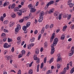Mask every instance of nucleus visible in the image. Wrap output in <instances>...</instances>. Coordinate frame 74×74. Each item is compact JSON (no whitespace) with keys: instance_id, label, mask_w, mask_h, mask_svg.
Masks as SVG:
<instances>
[{"instance_id":"f257e3e1","label":"nucleus","mask_w":74,"mask_h":74,"mask_svg":"<svg viewBox=\"0 0 74 74\" xmlns=\"http://www.w3.org/2000/svg\"><path fill=\"white\" fill-rule=\"evenodd\" d=\"M58 42V38H55L53 43V46H51V54H53L55 52V48L54 46H56V45Z\"/></svg>"},{"instance_id":"f03ea898","label":"nucleus","mask_w":74,"mask_h":74,"mask_svg":"<svg viewBox=\"0 0 74 74\" xmlns=\"http://www.w3.org/2000/svg\"><path fill=\"white\" fill-rule=\"evenodd\" d=\"M44 14V12L42 11L39 14L40 17L39 18L38 21L39 22H41L43 20V16Z\"/></svg>"},{"instance_id":"7ed1b4c3","label":"nucleus","mask_w":74,"mask_h":74,"mask_svg":"<svg viewBox=\"0 0 74 74\" xmlns=\"http://www.w3.org/2000/svg\"><path fill=\"white\" fill-rule=\"evenodd\" d=\"M54 15L55 16H56L58 15H59V16L57 17H56V18L57 19H59V20H61L62 19V14H59V13L57 12H56L54 13Z\"/></svg>"},{"instance_id":"20e7f679","label":"nucleus","mask_w":74,"mask_h":74,"mask_svg":"<svg viewBox=\"0 0 74 74\" xmlns=\"http://www.w3.org/2000/svg\"><path fill=\"white\" fill-rule=\"evenodd\" d=\"M21 25L19 24H18L17 25V27L16 28L15 30V34H18V32H19V30H20L21 29Z\"/></svg>"},{"instance_id":"39448f33","label":"nucleus","mask_w":74,"mask_h":74,"mask_svg":"<svg viewBox=\"0 0 74 74\" xmlns=\"http://www.w3.org/2000/svg\"><path fill=\"white\" fill-rule=\"evenodd\" d=\"M74 47H72L71 48V50L70 51V53H69V56H72V55H73L74 53Z\"/></svg>"},{"instance_id":"423d86ee","label":"nucleus","mask_w":74,"mask_h":74,"mask_svg":"<svg viewBox=\"0 0 74 74\" xmlns=\"http://www.w3.org/2000/svg\"><path fill=\"white\" fill-rule=\"evenodd\" d=\"M3 47L5 48H8L11 47V45H8V43H5L3 45Z\"/></svg>"},{"instance_id":"0eeeda50","label":"nucleus","mask_w":74,"mask_h":74,"mask_svg":"<svg viewBox=\"0 0 74 74\" xmlns=\"http://www.w3.org/2000/svg\"><path fill=\"white\" fill-rule=\"evenodd\" d=\"M55 33H53L52 34V36L51 38L50 39V42H52L54 39V37H55Z\"/></svg>"},{"instance_id":"6e6552de","label":"nucleus","mask_w":74,"mask_h":74,"mask_svg":"<svg viewBox=\"0 0 74 74\" xmlns=\"http://www.w3.org/2000/svg\"><path fill=\"white\" fill-rule=\"evenodd\" d=\"M54 1H50L48 2V3L47 4L46 6L47 7H48L49 5H51V4H52L53 3Z\"/></svg>"},{"instance_id":"1a4fd4ad","label":"nucleus","mask_w":74,"mask_h":74,"mask_svg":"<svg viewBox=\"0 0 74 74\" xmlns=\"http://www.w3.org/2000/svg\"><path fill=\"white\" fill-rule=\"evenodd\" d=\"M55 10V9L53 8L50 10L48 11V13L50 14H52V13H53V11Z\"/></svg>"},{"instance_id":"9d476101","label":"nucleus","mask_w":74,"mask_h":74,"mask_svg":"<svg viewBox=\"0 0 74 74\" xmlns=\"http://www.w3.org/2000/svg\"><path fill=\"white\" fill-rule=\"evenodd\" d=\"M16 16V14L15 13H11V16L13 18H15Z\"/></svg>"},{"instance_id":"9b49d317","label":"nucleus","mask_w":74,"mask_h":74,"mask_svg":"<svg viewBox=\"0 0 74 74\" xmlns=\"http://www.w3.org/2000/svg\"><path fill=\"white\" fill-rule=\"evenodd\" d=\"M30 12H34L36 11V9L34 8H32L31 9Z\"/></svg>"},{"instance_id":"f8f14e48","label":"nucleus","mask_w":74,"mask_h":74,"mask_svg":"<svg viewBox=\"0 0 74 74\" xmlns=\"http://www.w3.org/2000/svg\"><path fill=\"white\" fill-rule=\"evenodd\" d=\"M5 57H6V58H7V60H9V59H11L12 58V56H8V57H7V56H5Z\"/></svg>"},{"instance_id":"ddd939ff","label":"nucleus","mask_w":74,"mask_h":74,"mask_svg":"<svg viewBox=\"0 0 74 74\" xmlns=\"http://www.w3.org/2000/svg\"><path fill=\"white\" fill-rule=\"evenodd\" d=\"M68 5H69V7H70V8H72V7H73V4L72 3H68Z\"/></svg>"},{"instance_id":"4468645a","label":"nucleus","mask_w":74,"mask_h":74,"mask_svg":"<svg viewBox=\"0 0 74 74\" xmlns=\"http://www.w3.org/2000/svg\"><path fill=\"white\" fill-rule=\"evenodd\" d=\"M31 23L30 22H28L26 24V27L27 28V27H29L30 26V24H31Z\"/></svg>"},{"instance_id":"2eb2a0df","label":"nucleus","mask_w":74,"mask_h":74,"mask_svg":"<svg viewBox=\"0 0 74 74\" xmlns=\"http://www.w3.org/2000/svg\"><path fill=\"white\" fill-rule=\"evenodd\" d=\"M29 74H33V70L32 69H30L28 71Z\"/></svg>"},{"instance_id":"dca6fc26","label":"nucleus","mask_w":74,"mask_h":74,"mask_svg":"<svg viewBox=\"0 0 74 74\" xmlns=\"http://www.w3.org/2000/svg\"><path fill=\"white\" fill-rule=\"evenodd\" d=\"M35 52L36 54H38V53H39V50L37 49H35Z\"/></svg>"},{"instance_id":"f3484780","label":"nucleus","mask_w":74,"mask_h":74,"mask_svg":"<svg viewBox=\"0 0 74 74\" xmlns=\"http://www.w3.org/2000/svg\"><path fill=\"white\" fill-rule=\"evenodd\" d=\"M19 10V9L18 7H16L14 9V11L15 12H17V11H18Z\"/></svg>"},{"instance_id":"a211bd4d","label":"nucleus","mask_w":74,"mask_h":74,"mask_svg":"<svg viewBox=\"0 0 74 74\" xmlns=\"http://www.w3.org/2000/svg\"><path fill=\"white\" fill-rule=\"evenodd\" d=\"M61 59L62 58H60V56H58L57 59V62H59V61H60V60H61Z\"/></svg>"},{"instance_id":"6ab92c4d","label":"nucleus","mask_w":74,"mask_h":74,"mask_svg":"<svg viewBox=\"0 0 74 74\" xmlns=\"http://www.w3.org/2000/svg\"><path fill=\"white\" fill-rule=\"evenodd\" d=\"M15 4L13 3L11 6V8H12V9H13V8H15Z\"/></svg>"},{"instance_id":"aec40b11","label":"nucleus","mask_w":74,"mask_h":74,"mask_svg":"<svg viewBox=\"0 0 74 74\" xmlns=\"http://www.w3.org/2000/svg\"><path fill=\"white\" fill-rule=\"evenodd\" d=\"M45 30V27H43L42 30H41V34H43L44 32V30Z\"/></svg>"},{"instance_id":"412c9836","label":"nucleus","mask_w":74,"mask_h":74,"mask_svg":"<svg viewBox=\"0 0 74 74\" xmlns=\"http://www.w3.org/2000/svg\"><path fill=\"white\" fill-rule=\"evenodd\" d=\"M65 74V68H64V69L63 70L62 72H61L60 74Z\"/></svg>"},{"instance_id":"4be33fe9","label":"nucleus","mask_w":74,"mask_h":74,"mask_svg":"<svg viewBox=\"0 0 74 74\" xmlns=\"http://www.w3.org/2000/svg\"><path fill=\"white\" fill-rule=\"evenodd\" d=\"M28 7L29 8H30V9H32V8H33V6L32 5V4H29V5Z\"/></svg>"},{"instance_id":"5701e85b","label":"nucleus","mask_w":74,"mask_h":74,"mask_svg":"<svg viewBox=\"0 0 74 74\" xmlns=\"http://www.w3.org/2000/svg\"><path fill=\"white\" fill-rule=\"evenodd\" d=\"M27 27H26V26H24L23 27V30H26L27 29Z\"/></svg>"},{"instance_id":"b1692460","label":"nucleus","mask_w":74,"mask_h":74,"mask_svg":"<svg viewBox=\"0 0 74 74\" xmlns=\"http://www.w3.org/2000/svg\"><path fill=\"white\" fill-rule=\"evenodd\" d=\"M30 16H27L26 17H25L24 18V20H27V19H29V18Z\"/></svg>"},{"instance_id":"393cba45","label":"nucleus","mask_w":74,"mask_h":74,"mask_svg":"<svg viewBox=\"0 0 74 74\" xmlns=\"http://www.w3.org/2000/svg\"><path fill=\"white\" fill-rule=\"evenodd\" d=\"M13 25H14V23L11 22L9 24V27H12L13 26Z\"/></svg>"},{"instance_id":"a878e982","label":"nucleus","mask_w":74,"mask_h":74,"mask_svg":"<svg viewBox=\"0 0 74 74\" xmlns=\"http://www.w3.org/2000/svg\"><path fill=\"white\" fill-rule=\"evenodd\" d=\"M34 59L35 60H38V58L37 57V56L36 55H34Z\"/></svg>"},{"instance_id":"bb28decb","label":"nucleus","mask_w":74,"mask_h":74,"mask_svg":"<svg viewBox=\"0 0 74 74\" xmlns=\"http://www.w3.org/2000/svg\"><path fill=\"white\" fill-rule=\"evenodd\" d=\"M39 66H40V64H38L37 65V72H39Z\"/></svg>"},{"instance_id":"cd10ccee","label":"nucleus","mask_w":74,"mask_h":74,"mask_svg":"<svg viewBox=\"0 0 74 74\" xmlns=\"http://www.w3.org/2000/svg\"><path fill=\"white\" fill-rule=\"evenodd\" d=\"M69 63H68L67 65V67L66 68H65L66 69V70H69Z\"/></svg>"},{"instance_id":"c85d7f7f","label":"nucleus","mask_w":74,"mask_h":74,"mask_svg":"<svg viewBox=\"0 0 74 74\" xmlns=\"http://www.w3.org/2000/svg\"><path fill=\"white\" fill-rule=\"evenodd\" d=\"M53 61V58H52L49 60V63L51 64Z\"/></svg>"},{"instance_id":"c756f323","label":"nucleus","mask_w":74,"mask_h":74,"mask_svg":"<svg viewBox=\"0 0 74 74\" xmlns=\"http://www.w3.org/2000/svg\"><path fill=\"white\" fill-rule=\"evenodd\" d=\"M71 14L69 15L68 16L67 19H68V20H70V18H71Z\"/></svg>"},{"instance_id":"7c9ffc66","label":"nucleus","mask_w":74,"mask_h":74,"mask_svg":"<svg viewBox=\"0 0 74 74\" xmlns=\"http://www.w3.org/2000/svg\"><path fill=\"white\" fill-rule=\"evenodd\" d=\"M34 39H35V38H34V37L31 38L30 39V41H31V42H34Z\"/></svg>"},{"instance_id":"2f4dec72","label":"nucleus","mask_w":74,"mask_h":74,"mask_svg":"<svg viewBox=\"0 0 74 74\" xmlns=\"http://www.w3.org/2000/svg\"><path fill=\"white\" fill-rule=\"evenodd\" d=\"M8 40L9 42H10L12 41V39H10L9 38H8Z\"/></svg>"},{"instance_id":"473e14b6","label":"nucleus","mask_w":74,"mask_h":74,"mask_svg":"<svg viewBox=\"0 0 74 74\" xmlns=\"http://www.w3.org/2000/svg\"><path fill=\"white\" fill-rule=\"evenodd\" d=\"M19 11L21 12V13H23V12H25L26 11H25L24 10H19Z\"/></svg>"},{"instance_id":"72a5a7b5","label":"nucleus","mask_w":74,"mask_h":74,"mask_svg":"<svg viewBox=\"0 0 74 74\" xmlns=\"http://www.w3.org/2000/svg\"><path fill=\"white\" fill-rule=\"evenodd\" d=\"M5 34L4 33H3L2 34L1 36L2 37H5Z\"/></svg>"},{"instance_id":"f704fd0d","label":"nucleus","mask_w":74,"mask_h":74,"mask_svg":"<svg viewBox=\"0 0 74 74\" xmlns=\"http://www.w3.org/2000/svg\"><path fill=\"white\" fill-rule=\"evenodd\" d=\"M64 35H62L61 37V40H64Z\"/></svg>"},{"instance_id":"c9c22d12","label":"nucleus","mask_w":74,"mask_h":74,"mask_svg":"<svg viewBox=\"0 0 74 74\" xmlns=\"http://www.w3.org/2000/svg\"><path fill=\"white\" fill-rule=\"evenodd\" d=\"M47 57H45L44 60V63H45L47 62Z\"/></svg>"},{"instance_id":"e433bc0d","label":"nucleus","mask_w":74,"mask_h":74,"mask_svg":"<svg viewBox=\"0 0 74 74\" xmlns=\"http://www.w3.org/2000/svg\"><path fill=\"white\" fill-rule=\"evenodd\" d=\"M8 23V21H5L3 22V23L4 24H7Z\"/></svg>"},{"instance_id":"4c0bfd02","label":"nucleus","mask_w":74,"mask_h":74,"mask_svg":"<svg viewBox=\"0 0 74 74\" xmlns=\"http://www.w3.org/2000/svg\"><path fill=\"white\" fill-rule=\"evenodd\" d=\"M0 19L1 21L3 22V20L4 19V17L3 16H1L0 18Z\"/></svg>"},{"instance_id":"58836bf2","label":"nucleus","mask_w":74,"mask_h":74,"mask_svg":"<svg viewBox=\"0 0 74 74\" xmlns=\"http://www.w3.org/2000/svg\"><path fill=\"white\" fill-rule=\"evenodd\" d=\"M41 34H40L38 36V40H40V39L41 38Z\"/></svg>"},{"instance_id":"ea45409f","label":"nucleus","mask_w":74,"mask_h":74,"mask_svg":"<svg viewBox=\"0 0 74 74\" xmlns=\"http://www.w3.org/2000/svg\"><path fill=\"white\" fill-rule=\"evenodd\" d=\"M21 52L22 55H23V54H25L26 53V51L25 50H23Z\"/></svg>"},{"instance_id":"a19ab883","label":"nucleus","mask_w":74,"mask_h":74,"mask_svg":"<svg viewBox=\"0 0 74 74\" xmlns=\"http://www.w3.org/2000/svg\"><path fill=\"white\" fill-rule=\"evenodd\" d=\"M57 69H60V64H57Z\"/></svg>"},{"instance_id":"79ce46f5","label":"nucleus","mask_w":74,"mask_h":74,"mask_svg":"<svg viewBox=\"0 0 74 74\" xmlns=\"http://www.w3.org/2000/svg\"><path fill=\"white\" fill-rule=\"evenodd\" d=\"M3 31L4 32H5L6 33H8V30L7 29H3Z\"/></svg>"},{"instance_id":"37998d69","label":"nucleus","mask_w":74,"mask_h":74,"mask_svg":"<svg viewBox=\"0 0 74 74\" xmlns=\"http://www.w3.org/2000/svg\"><path fill=\"white\" fill-rule=\"evenodd\" d=\"M43 65H44V63L42 62L41 64L40 69H42L43 68Z\"/></svg>"},{"instance_id":"c03bdc74","label":"nucleus","mask_w":74,"mask_h":74,"mask_svg":"<svg viewBox=\"0 0 74 74\" xmlns=\"http://www.w3.org/2000/svg\"><path fill=\"white\" fill-rule=\"evenodd\" d=\"M40 59H38V60H37L36 61V63H37V64H38V63H40Z\"/></svg>"},{"instance_id":"a18cd8bd","label":"nucleus","mask_w":74,"mask_h":74,"mask_svg":"<svg viewBox=\"0 0 74 74\" xmlns=\"http://www.w3.org/2000/svg\"><path fill=\"white\" fill-rule=\"evenodd\" d=\"M17 74H21V70L20 69L18 70Z\"/></svg>"},{"instance_id":"49530a36","label":"nucleus","mask_w":74,"mask_h":74,"mask_svg":"<svg viewBox=\"0 0 74 74\" xmlns=\"http://www.w3.org/2000/svg\"><path fill=\"white\" fill-rule=\"evenodd\" d=\"M33 61H32L29 64V67H31L32 66V64H33Z\"/></svg>"},{"instance_id":"de8ad7c7","label":"nucleus","mask_w":74,"mask_h":74,"mask_svg":"<svg viewBox=\"0 0 74 74\" xmlns=\"http://www.w3.org/2000/svg\"><path fill=\"white\" fill-rule=\"evenodd\" d=\"M27 48L28 49H30L32 48H31V46L30 45H27Z\"/></svg>"},{"instance_id":"09e8293b","label":"nucleus","mask_w":74,"mask_h":74,"mask_svg":"<svg viewBox=\"0 0 74 74\" xmlns=\"http://www.w3.org/2000/svg\"><path fill=\"white\" fill-rule=\"evenodd\" d=\"M53 24H51L50 25V29H52V28L53 27Z\"/></svg>"},{"instance_id":"8fccbe9b","label":"nucleus","mask_w":74,"mask_h":74,"mask_svg":"<svg viewBox=\"0 0 74 74\" xmlns=\"http://www.w3.org/2000/svg\"><path fill=\"white\" fill-rule=\"evenodd\" d=\"M6 40H7V38H4L3 39V42H5L6 41Z\"/></svg>"},{"instance_id":"3c124183","label":"nucleus","mask_w":74,"mask_h":74,"mask_svg":"<svg viewBox=\"0 0 74 74\" xmlns=\"http://www.w3.org/2000/svg\"><path fill=\"white\" fill-rule=\"evenodd\" d=\"M21 43V40H18L17 42V44H20Z\"/></svg>"},{"instance_id":"603ef678","label":"nucleus","mask_w":74,"mask_h":74,"mask_svg":"<svg viewBox=\"0 0 74 74\" xmlns=\"http://www.w3.org/2000/svg\"><path fill=\"white\" fill-rule=\"evenodd\" d=\"M23 22V19H21L19 21V22L20 23H22Z\"/></svg>"},{"instance_id":"864d4df0","label":"nucleus","mask_w":74,"mask_h":74,"mask_svg":"<svg viewBox=\"0 0 74 74\" xmlns=\"http://www.w3.org/2000/svg\"><path fill=\"white\" fill-rule=\"evenodd\" d=\"M11 51L12 52H13L14 51V47H13L11 49Z\"/></svg>"},{"instance_id":"5fc2aeb1","label":"nucleus","mask_w":74,"mask_h":74,"mask_svg":"<svg viewBox=\"0 0 74 74\" xmlns=\"http://www.w3.org/2000/svg\"><path fill=\"white\" fill-rule=\"evenodd\" d=\"M73 64V62H72V61H71L69 62V64L70 65V66L71 67L72 66V64Z\"/></svg>"},{"instance_id":"6e6d98bb","label":"nucleus","mask_w":74,"mask_h":74,"mask_svg":"<svg viewBox=\"0 0 74 74\" xmlns=\"http://www.w3.org/2000/svg\"><path fill=\"white\" fill-rule=\"evenodd\" d=\"M46 69H47V67H45L42 69V70L43 71H45V70H46Z\"/></svg>"},{"instance_id":"4d7b16f0","label":"nucleus","mask_w":74,"mask_h":74,"mask_svg":"<svg viewBox=\"0 0 74 74\" xmlns=\"http://www.w3.org/2000/svg\"><path fill=\"white\" fill-rule=\"evenodd\" d=\"M30 45L31 47H33V46L34 45V43H32Z\"/></svg>"},{"instance_id":"13d9d810","label":"nucleus","mask_w":74,"mask_h":74,"mask_svg":"<svg viewBox=\"0 0 74 74\" xmlns=\"http://www.w3.org/2000/svg\"><path fill=\"white\" fill-rule=\"evenodd\" d=\"M72 1V0H69L68 1V4L69 3H71V2Z\"/></svg>"},{"instance_id":"bf43d9fd","label":"nucleus","mask_w":74,"mask_h":74,"mask_svg":"<svg viewBox=\"0 0 74 74\" xmlns=\"http://www.w3.org/2000/svg\"><path fill=\"white\" fill-rule=\"evenodd\" d=\"M18 15L19 16H21L22 15V13L20 12L18 13Z\"/></svg>"},{"instance_id":"052dcab7","label":"nucleus","mask_w":74,"mask_h":74,"mask_svg":"<svg viewBox=\"0 0 74 74\" xmlns=\"http://www.w3.org/2000/svg\"><path fill=\"white\" fill-rule=\"evenodd\" d=\"M65 30V26H64L63 29H62L63 32H64Z\"/></svg>"},{"instance_id":"680f3d73","label":"nucleus","mask_w":74,"mask_h":74,"mask_svg":"<svg viewBox=\"0 0 74 74\" xmlns=\"http://www.w3.org/2000/svg\"><path fill=\"white\" fill-rule=\"evenodd\" d=\"M37 33H38V31L36 30L34 32V34H37Z\"/></svg>"},{"instance_id":"e2e57ef3","label":"nucleus","mask_w":74,"mask_h":74,"mask_svg":"<svg viewBox=\"0 0 74 74\" xmlns=\"http://www.w3.org/2000/svg\"><path fill=\"white\" fill-rule=\"evenodd\" d=\"M74 28V25H73L72 27H71V29H72V30H73Z\"/></svg>"},{"instance_id":"0e129e2a","label":"nucleus","mask_w":74,"mask_h":74,"mask_svg":"<svg viewBox=\"0 0 74 74\" xmlns=\"http://www.w3.org/2000/svg\"><path fill=\"white\" fill-rule=\"evenodd\" d=\"M49 27V25H47L45 26V28L46 29H48Z\"/></svg>"},{"instance_id":"69168bd1","label":"nucleus","mask_w":74,"mask_h":74,"mask_svg":"<svg viewBox=\"0 0 74 74\" xmlns=\"http://www.w3.org/2000/svg\"><path fill=\"white\" fill-rule=\"evenodd\" d=\"M40 52H42L43 51V48L42 47H41L40 49Z\"/></svg>"},{"instance_id":"338daca9","label":"nucleus","mask_w":74,"mask_h":74,"mask_svg":"<svg viewBox=\"0 0 74 74\" xmlns=\"http://www.w3.org/2000/svg\"><path fill=\"white\" fill-rule=\"evenodd\" d=\"M30 55V52L29 51L28 52V53H27V56H29Z\"/></svg>"},{"instance_id":"774afa93","label":"nucleus","mask_w":74,"mask_h":74,"mask_svg":"<svg viewBox=\"0 0 74 74\" xmlns=\"http://www.w3.org/2000/svg\"><path fill=\"white\" fill-rule=\"evenodd\" d=\"M71 40H72V39L71 38H70L68 39V41H71Z\"/></svg>"}]
</instances>
